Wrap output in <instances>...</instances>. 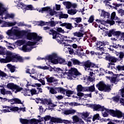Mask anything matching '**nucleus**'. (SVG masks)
I'll return each instance as SVG.
<instances>
[{
  "label": "nucleus",
  "mask_w": 124,
  "mask_h": 124,
  "mask_svg": "<svg viewBox=\"0 0 124 124\" xmlns=\"http://www.w3.org/2000/svg\"><path fill=\"white\" fill-rule=\"evenodd\" d=\"M86 92H90V93L95 92V88L94 87V84L89 87H86Z\"/></svg>",
  "instance_id": "473e14b6"
},
{
  "label": "nucleus",
  "mask_w": 124,
  "mask_h": 124,
  "mask_svg": "<svg viewBox=\"0 0 124 124\" xmlns=\"http://www.w3.org/2000/svg\"><path fill=\"white\" fill-rule=\"evenodd\" d=\"M27 38L29 40H33V42H28L27 45H24L21 48L23 52H30L31 51V47L33 45H38L37 42L41 39V37L37 36V34L34 33H29L27 36Z\"/></svg>",
  "instance_id": "f257e3e1"
},
{
  "label": "nucleus",
  "mask_w": 124,
  "mask_h": 124,
  "mask_svg": "<svg viewBox=\"0 0 124 124\" xmlns=\"http://www.w3.org/2000/svg\"><path fill=\"white\" fill-rule=\"evenodd\" d=\"M101 16L104 17V18H109L110 17V14L107 12H106L104 11V10H102Z\"/></svg>",
  "instance_id": "2f4dec72"
},
{
  "label": "nucleus",
  "mask_w": 124,
  "mask_h": 124,
  "mask_svg": "<svg viewBox=\"0 0 124 124\" xmlns=\"http://www.w3.org/2000/svg\"><path fill=\"white\" fill-rule=\"evenodd\" d=\"M68 14L70 15H75L77 13V10L71 9L67 10Z\"/></svg>",
  "instance_id": "c9c22d12"
},
{
  "label": "nucleus",
  "mask_w": 124,
  "mask_h": 124,
  "mask_svg": "<svg viewBox=\"0 0 124 124\" xmlns=\"http://www.w3.org/2000/svg\"><path fill=\"white\" fill-rule=\"evenodd\" d=\"M119 94L121 95L122 97H124V88H122L119 90Z\"/></svg>",
  "instance_id": "0e129e2a"
},
{
  "label": "nucleus",
  "mask_w": 124,
  "mask_h": 124,
  "mask_svg": "<svg viewBox=\"0 0 124 124\" xmlns=\"http://www.w3.org/2000/svg\"><path fill=\"white\" fill-rule=\"evenodd\" d=\"M2 108L4 109L1 110L2 113H9L11 111L15 112V110L16 109L15 107H11L7 106H2Z\"/></svg>",
  "instance_id": "9d476101"
},
{
  "label": "nucleus",
  "mask_w": 124,
  "mask_h": 124,
  "mask_svg": "<svg viewBox=\"0 0 124 124\" xmlns=\"http://www.w3.org/2000/svg\"><path fill=\"white\" fill-rule=\"evenodd\" d=\"M0 91V94L3 95H5V94H10L11 95H12V93H11V91H6L4 88L1 89Z\"/></svg>",
  "instance_id": "a878e982"
},
{
  "label": "nucleus",
  "mask_w": 124,
  "mask_h": 124,
  "mask_svg": "<svg viewBox=\"0 0 124 124\" xmlns=\"http://www.w3.org/2000/svg\"><path fill=\"white\" fill-rule=\"evenodd\" d=\"M92 107L94 111H101V112H103L104 110H106L104 106H102L100 105L94 104L92 105Z\"/></svg>",
  "instance_id": "ddd939ff"
},
{
  "label": "nucleus",
  "mask_w": 124,
  "mask_h": 124,
  "mask_svg": "<svg viewBox=\"0 0 124 124\" xmlns=\"http://www.w3.org/2000/svg\"><path fill=\"white\" fill-rule=\"evenodd\" d=\"M107 78H108V79H109L110 83H112L113 84H115V83H117V82H119V80L117 79V77H107Z\"/></svg>",
  "instance_id": "7c9ffc66"
},
{
  "label": "nucleus",
  "mask_w": 124,
  "mask_h": 124,
  "mask_svg": "<svg viewBox=\"0 0 124 124\" xmlns=\"http://www.w3.org/2000/svg\"><path fill=\"white\" fill-rule=\"evenodd\" d=\"M67 49L70 55L74 54V49L72 47H67Z\"/></svg>",
  "instance_id": "e2e57ef3"
},
{
  "label": "nucleus",
  "mask_w": 124,
  "mask_h": 124,
  "mask_svg": "<svg viewBox=\"0 0 124 124\" xmlns=\"http://www.w3.org/2000/svg\"><path fill=\"white\" fill-rule=\"evenodd\" d=\"M75 113H76V110L72 108L65 109L63 111V114L67 116L68 115H74Z\"/></svg>",
  "instance_id": "dca6fc26"
},
{
  "label": "nucleus",
  "mask_w": 124,
  "mask_h": 124,
  "mask_svg": "<svg viewBox=\"0 0 124 124\" xmlns=\"http://www.w3.org/2000/svg\"><path fill=\"white\" fill-rule=\"evenodd\" d=\"M110 17H111V20H118V16H116V12H113L111 13Z\"/></svg>",
  "instance_id": "09e8293b"
},
{
  "label": "nucleus",
  "mask_w": 124,
  "mask_h": 124,
  "mask_svg": "<svg viewBox=\"0 0 124 124\" xmlns=\"http://www.w3.org/2000/svg\"><path fill=\"white\" fill-rule=\"evenodd\" d=\"M16 109H15V112H18V113H20L21 111H23V112H26V108H19L17 107H15Z\"/></svg>",
  "instance_id": "4c0bfd02"
},
{
  "label": "nucleus",
  "mask_w": 124,
  "mask_h": 124,
  "mask_svg": "<svg viewBox=\"0 0 124 124\" xmlns=\"http://www.w3.org/2000/svg\"><path fill=\"white\" fill-rule=\"evenodd\" d=\"M116 56H119L120 61H123V59L124 58V52L123 51H120L118 54H116Z\"/></svg>",
  "instance_id": "79ce46f5"
},
{
  "label": "nucleus",
  "mask_w": 124,
  "mask_h": 124,
  "mask_svg": "<svg viewBox=\"0 0 124 124\" xmlns=\"http://www.w3.org/2000/svg\"><path fill=\"white\" fill-rule=\"evenodd\" d=\"M119 40L121 41H124V32H121V34H120V38Z\"/></svg>",
  "instance_id": "774afa93"
},
{
  "label": "nucleus",
  "mask_w": 124,
  "mask_h": 124,
  "mask_svg": "<svg viewBox=\"0 0 124 124\" xmlns=\"http://www.w3.org/2000/svg\"><path fill=\"white\" fill-rule=\"evenodd\" d=\"M15 15L13 14H7L4 17L5 19H9L11 18V19H13L14 18Z\"/></svg>",
  "instance_id": "de8ad7c7"
},
{
  "label": "nucleus",
  "mask_w": 124,
  "mask_h": 124,
  "mask_svg": "<svg viewBox=\"0 0 124 124\" xmlns=\"http://www.w3.org/2000/svg\"><path fill=\"white\" fill-rule=\"evenodd\" d=\"M64 36L62 35V34H60V33L58 32L57 31H55L54 34L52 35L53 39H56L57 41L59 43H62L63 41H64Z\"/></svg>",
  "instance_id": "423d86ee"
},
{
  "label": "nucleus",
  "mask_w": 124,
  "mask_h": 124,
  "mask_svg": "<svg viewBox=\"0 0 124 124\" xmlns=\"http://www.w3.org/2000/svg\"><path fill=\"white\" fill-rule=\"evenodd\" d=\"M106 45V43L105 42L103 41V42H98L97 44V46L98 47H100L101 46H105Z\"/></svg>",
  "instance_id": "603ef678"
},
{
  "label": "nucleus",
  "mask_w": 124,
  "mask_h": 124,
  "mask_svg": "<svg viewBox=\"0 0 124 124\" xmlns=\"http://www.w3.org/2000/svg\"><path fill=\"white\" fill-rule=\"evenodd\" d=\"M43 11L49 12V14L50 15H51V16H53L54 15V12L52 11L50 7H46L42 8V9L39 11V12H42V13H43Z\"/></svg>",
  "instance_id": "f3484780"
},
{
  "label": "nucleus",
  "mask_w": 124,
  "mask_h": 124,
  "mask_svg": "<svg viewBox=\"0 0 124 124\" xmlns=\"http://www.w3.org/2000/svg\"><path fill=\"white\" fill-rule=\"evenodd\" d=\"M93 21H94V16H91L89 17V19H88V23H93Z\"/></svg>",
  "instance_id": "052dcab7"
},
{
  "label": "nucleus",
  "mask_w": 124,
  "mask_h": 124,
  "mask_svg": "<svg viewBox=\"0 0 124 124\" xmlns=\"http://www.w3.org/2000/svg\"><path fill=\"white\" fill-rule=\"evenodd\" d=\"M60 26L62 27H65L67 29V30H71L72 29H73V26H72V24L71 23H62Z\"/></svg>",
  "instance_id": "aec40b11"
},
{
  "label": "nucleus",
  "mask_w": 124,
  "mask_h": 124,
  "mask_svg": "<svg viewBox=\"0 0 124 124\" xmlns=\"http://www.w3.org/2000/svg\"><path fill=\"white\" fill-rule=\"evenodd\" d=\"M63 75L67 76L68 80H72L73 78H76L79 75V72L77 69L71 68L68 70V72H64Z\"/></svg>",
  "instance_id": "7ed1b4c3"
},
{
  "label": "nucleus",
  "mask_w": 124,
  "mask_h": 124,
  "mask_svg": "<svg viewBox=\"0 0 124 124\" xmlns=\"http://www.w3.org/2000/svg\"><path fill=\"white\" fill-rule=\"evenodd\" d=\"M43 30L46 31V32L49 33V35H53V34H55V31H56L54 30L53 29H51V27L49 26L44 27Z\"/></svg>",
  "instance_id": "4468645a"
},
{
  "label": "nucleus",
  "mask_w": 124,
  "mask_h": 124,
  "mask_svg": "<svg viewBox=\"0 0 124 124\" xmlns=\"http://www.w3.org/2000/svg\"><path fill=\"white\" fill-rule=\"evenodd\" d=\"M18 46H21V45H24V44H25L26 41L25 40H18L17 42Z\"/></svg>",
  "instance_id": "4d7b16f0"
},
{
  "label": "nucleus",
  "mask_w": 124,
  "mask_h": 124,
  "mask_svg": "<svg viewBox=\"0 0 124 124\" xmlns=\"http://www.w3.org/2000/svg\"><path fill=\"white\" fill-rule=\"evenodd\" d=\"M60 63V64H66V62L64 59H62V58L59 57V58L57 59V63Z\"/></svg>",
  "instance_id": "e433bc0d"
},
{
  "label": "nucleus",
  "mask_w": 124,
  "mask_h": 124,
  "mask_svg": "<svg viewBox=\"0 0 124 124\" xmlns=\"http://www.w3.org/2000/svg\"><path fill=\"white\" fill-rule=\"evenodd\" d=\"M74 36H77V37H83L84 36V30H80L78 32H75L73 33Z\"/></svg>",
  "instance_id": "412c9836"
},
{
  "label": "nucleus",
  "mask_w": 124,
  "mask_h": 124,
  "mask_svg": "<svg viewBox=\"0 0 124 124\" xmlns=\"http://www.w3.org/2000/svg\"><path fill=\"white\" fill-rule=\"evenodd\" d=\"M63 5L65 6L67 9H70L71 8V2L70 1H64L62 2Z\"/></svg>",
  "instance_id": "f704fd0d"
},
{
  "label": "nucleus",
  "mask_w": 124,
  "mask_h": 124,
  "mask_svg": "<svg viewBox=\"0 0 124 124\" xmlns=\"http://www.w3.org/2000/svg\"><path fill=\"white\" fill-rule=\"evenodd\" d=\"M6 76H7V74L0 70V78L2 79V78H4V77H6Z\"/></svg>",
  "instance_id": "5fc2aeb1"
},
{
  "label": "nucleus",
  "mask_w": 124,
  "mask_h": 124,
  "mask_svg": "<svg viewBox=\"0 0 124 124\" xmlns=\"http://www.w3.org/2000/svg\"><path fill=\"white\" fill-rule=\"evenodd\" d=\"M71 19L74 20L75 22H76V24H79V23H81V22H82V18L80 17L76 18L72 17Z\"/></svg>",
  "instance_id": "37998d69"
},
{
  "label": "nucleus",
  "mask_w": 124,
  "mask_h": 124,
  "mask_svg": "<svg viewBox=\"0 0 124 124\" xmlns=\"http://www.w3.org/2000/svg\"><path fill=\"white\" fill-rule=\"evenodd\" d=\"M15 104H23L22 101L20 99L15 98Z\"/></svg>",
  "instance_id": "6e6d98bb"
},
{
  "label": "nucleus",
  "mask_w": 124,
  "mask_h": 124,
  "mask_svg": "<svg viewBox=\"0 0 124 124\" xmlns=\"http://www.w3.org/2000/svg\"><path fill=\"white\" fill-rule=\"evenodd\" d=\"M30 93L31 95H33L34 94H38V93H37V91L36 90L33 89L30 90Z\"/></svg>",
  "instance_id": "13d9d810"
},
{
  "label": "nucleus",
  "mask_w": 124,
  "mask_h": 124,
  "mask_svg": "<svg viewBox=\"0 0 124 124\" xmlns=\"http://www.w3.org/2000/svg\"><path fill=\"white\" fill-rule=\"evenodd\" d=\"M72 119L73 120V124H85L84 121H82L81 119H80L77 115L73 116Z\"/></svg>",
  "instance_id": "f8f14e48"
},
{
  "label": "nucleus",
  "mask_w": 124,
  "mask_h": 124,
  "mask_svg": "<svg viewBox=\"0 0 124 124\" xmlns=\"http://www.w3.org/2000/svg\"><path fill=\"white\" fill-rule=\"evenodd\" d=\"M7 88L9 90H16L17 91V92H20V91H22V90H23V88L19 87L13 83H8L7 85Z\"/></svg>",
  "instance_id": "1a4fd4ad"
},
{
  "label": "nucleus",
  "mask_w": 124,
  "mask_h": 124,
  "mask_svg": "<svg viewBox=\"0 0 124 124\" xmlns=\"http://www.w3.org/2000/svg\"><path fill=\"white\" fill-rule=\"evenodd\" d=\"M57 91H58V93H62L63 94H65V93L66 90L63 88L59 87L57 89Z\"/></svg>",
  "instance_id": "a19ab883"
},
{
  "label": "nucleus",
  "mask_w": 124,
  "mask_h": 124,
  "mask_svg": "<svg viewBox=\"0 0 124 124\" xmlns=\"http://www.w3.org/2000/svg\"><path fill=\"white\" fill-rule=\"evenodd\" d=\"M106 33L108 35V36H109V37H111V36H112V34L114 36L120 37V36L121 35L122 32H121L120 31H115L114 29H112L109 31H106Z\"/></svg>",
  "instance_id": "6e6552de"
},
{
  "label": "nucleus",
  "mask_w": 124,
  "mask_h": 124,
  "mask_svg": "<svg viewBox=\"0 0 124 124\" xmlns=\"http://www.w3.org/2000/svg\"><path fill=\"white\" fill-rule=\"evenodd\" d=\"M5 11H6V9L2 6V4L0 3V16L2 15Z\"/></svg>",
  "instance_id": "ea45409f"
},
{
  "label": "nucleus",
  "mask_w": 124,
  "mask_h": 124,
  "mask_svg": "<svg viewBox=\"0 0 124 124\" xmlns=\"http://www.w3.org/2000/svg\"><path fill=\"white\" fill-rule=\"evenodd\" d=\"M80 51H81V52H83V51H84V49H83L81 48H78L75 51V54L76 55H78V56H85V53H84V52H80Z\"/></svg>",
  "instance_id": "bb28decb"
},
{
  "label": "nucleus",
  "mask_w": 124,
  "mask_h": 124,
  "mask_svg": "<svg viewBox=\"0 0 124 124\" xmlns=\"http://www.w3.org/2000/svg\"><path fill=\"white\" fill-rule=\"evenodd\" d=\"M57 14L59 16V19H67L68 18V15L63 14L62 12H58Z\"/></svg>",
  "instance_id": "b1692460"
},
{
  "label": "nucleus",
  "mask_w": 124,
  "mask_h": 124,
  "mask_svg": "<svg viewBox=\"0 0 124 124\" xmlns=\"http://www.w3.org/2000/svg\"><path fill=\"white\" fill-rule=\"evenodd\" d=\"M118 13L119 14H120L121 15V16H124V10H123L122 9H120L118 11Z\"/></svg>",
  "instance_id": "338daca9"
},
{
  "label": "nucleus",
  "mask_w": 124,
  "mask_h": 124,
  "mask_svg": "<svg viewBox=\"0 0 124 124\" xmlns=\"http://www.w3.org/2000/svg\"><path fill=\"white\" fill-rule=\"evenodd\" d=\"M30 123L31 124H43L42 123H39L38 120L32 119L30 120Z\"/></svg>",
  "instance_id": "8fccbe9b"
},
{
  "label": "nucleus",
  "mask_w": 124,
  "mask_h": 124,
  "mask_svg": "<svg viewBox=\"0 0 124 124\" xmlns=\"http://www.w3.org/2000/svg\"><path fill=\"white\" fill-rule=\"evenodd\" d=\"M83 65L84 66L85 70H87L88 68L89 69L91 66H93V63L90 62V61H87L83 63Z\"/></svg>",
  "instance_id": "5701e85b"
},
{
  "label": "nucleus",
  "mask_w": 124,
  "mask_h": 124,
  "mask_svg": "<svg viewBox=\"0 0 124 124\" xmlns=\"http://www.w3.org/2000/svg\"><path fill=\"white\" fill-rule=\"evenodd\" d=\"M91 113L88 111L83 112L79 113V116L81 117L82 119H87Z\"/></svg>",
  "instance_id": "cd10ccee"
},
{
  "label": "nucleus",
  "mask_w": 124,
  "mask_h": 124,
  "mask_svg": "<svg viewBox=\"0 0 124 124\" xmlns=\"http://www.w3.org/2000/svg\"><path fill=\"white\" fill-rule=\"evenodd\" d=\"M71 62H73V64L74 65H83V63L80 62L79 60L75 59V58H73L71 59Z\"/></svg>",
  "instance_id": "393cba45"
},
{
  "label": "nucleus",
  "mask_w": 124,
  "mask_h": 124,
  "mask_svg": "<svg viewBox=\"0 0 124 124\" xmlns=\"http://www.w3.org/2000/svg\"><path fill=\"white\" fill-rule=\"evenodd\" d=\"M49 25H50V27H55L56 26V22L54 20L46 22V26H49Z\"/></svg>",
  "instance_id": "49530a36"
},
{
  "label": "nucleus",
  "mask_w": 124,
  "mask_h": 124,
  "mask_svg": "<svg viewBox=\"0 0 124 124\" xmlns=\"http://www.w3.org/2000/svg\"><path fill=\"white\" fill-rule=\"evenodd\" d=\"M114 102H119L120 101V96H116L112 98Z\"/></svg>",
  "instance_id": "680f3d73"
},
{
  "label": "nucleus",
  "mask_w": 124,
  "mask_h": 124,
  "mask_svg": "<svg viewBox=\"0 0 124 124\" xmlns=\"http://www.w3.org/2000/svg\"><path fill=\"white\" fill-rule=\"evenodd\" d=\"M6 66L12 73L15 72V70H16L15 66L12 65L11 64H7Z\"/></svg>",
  "instance_id": "c756f323"
},
{
  "label": "nucleus",
  "mask_w": 124,
  "mask_h": 124,
  "mask_svg": "<svg viewBox=\"0 0 124 124\" xmlns=\"http://www.w3.org/2000/svg\"><path fill=\"white\" fill-rule=\"evenodd\" d=\"M95 120H100V116H99V114L97 113L93 116V122H94Z\"/></svg>",
  "instance_id": "864d4df0"
},
{
  "label": "nucleus",
  "mask_w": 124,
  "mask_h": 124,
  "mask_svg": "<svg viewBox=\"0 0 124 124\" xmlns=\"http://www.w3.org/2000/svg\"><path fill=\"white\" fill-rule=\"evenodd\" d=\"M22 93L24 95L27 96L28 95L29 96H31V90L29 89H25L23 92Z\"/></svg>",
  "instance_id": "c03bdc74"
},
{
  "label": "nucleus",
  "mask_w": 124,
  "mask_h": 124,
  "mask_svg": "<svg viewBox=\"0 0 124 124\" xmlns=\"http://www.w3.org/2000/svg\"><path fill=\"white\" fill-rule=\"evenodd\" d=\"M96 86L99 91H105V92L111 91V86L105 84L103 81H100Z\"/></svg>",
  "instance_id": "20e7f679"
},
{
  "label": "nucleus",
  "mask_w": 124,
  "mask_h": 124,
  "mask_svg": "<svg viewBox=\"0 0 124 124\" xmlns=\"http://www.w3.org/2000/svg\"><path fill=\"white\" fill-rule=\"evenodd\" d=\"M77 92H86V87H83L82 85H78L77 87Z\"/></svg>",
  "instance_id": "c85d7f7f"
},
{
  "label": "nucleus",
  "mask_w": 124,
  "mask_h": 124,
  "mask_svg": "<svg viewBox=\"0 0 124 124\" xmlns=\"http://www.w3.org/2000/svg\"><path fill=\"white\" fill-rule=\"evenodd\" d=\"M59 56H58L57 54L53 53L51 55L48 56V61H50L52 63H57V61L58 60V59H59Z\"/></svg>",
  "instance_id": "9b49d317"
},
{
  "label": "nucleus",
  "mask_w": 124,
  "mask_h": 124,
  "mask_svg": "<svg viewBox=\"0 0 124 124\" xmlns=\"http://www.w3.org/2000/svg\"><path fill=\"white\" fill-rule=\"evenodd\" d=\"M108 112L112 117H115L118 119L123 118V112L120 110L116 109L114 110L113 109H110V110H108Z\"/></svg>",
  "instance_id": "39448f33"
},
{
  "label": "nucleus",
  "mask_w": 124,
  "mask_h": 124,
  "mask_svg": "<svg viewBox=\"0 0 124 124\" xmlns=\"http://www.w3.org/2000/svg\"><path fill=\"white\" fill-rule=\"evenodd\" d=\"M46 79L47 83H54V84H58V79H55L53 77H46Z\"/></svg>",
  "instance_id": "a211bd4d"
},
{
  "label": "nucleus",
  "mask_w": 124,
  "mask_h": 124,
  "mask_svg": "<svg viewBox=\"0 0 124 124\" xmlns=\"http://www.w3.org/2000/svg\"><path fill=\"white\" fill-rule=\"evenodd\" d=\"M50 121L53 123H57V124H71V121L67 120H62V118L52 117L50 118Z\"/></svg>",
  "instance_id": "0eeeda50"
},
{
  "label": "nucleus",
  "mask_w": 124,
  "mask_h": 124,
  "mask_svg": "<svg viewBox=\"0 0 124 124\" xmlns=\"http://www.w3.org/2000/svg\"><path fill=\"white\" fill-rule=\"evenodd\" d=\"M110 109H107L105 112H102L103 116L105 118L108 116V113H109Z\"/></svg>",
  "instance_id": "69168bd1"
},
{
  "label": "nucleus",
  "mask_w": 124,
  "mask_h": 124,
  "mask_svg": "<svg viewBox=\"0 0 124 124\" xmlns=\"http://www.w3.org/2000/svg\"><path fill=\"white\" fill-rule=\"evenodd\" d=\"M78 96H79V97H82V99H87L88 97H92V93L89 94H84L83 93L79 92L77 93Z\"/></svg>",
  "instance_id": "2eb2a0df"
},
{
  "label": "nucleus",
  "mask_w": 124,
  "mask_h": 124,
  "mask_svg": "<svg viewBox=\"0 0 124 124\" xmlns=\"http://www.w3.org/2000/svg\"><path fill=\"white\" fill-rule=\"evenodd\" d=\"M51 99H39V101H41V103L44 105H49L51 103Z\"/></svg>",
  "instance_id": "6ab92c4d"
},
{
  "label": "nucleus",
  "mask_w": 124,
  "mask_h": 124,
  "mask_svg": "<svg viewBox=\"0 0 124 124\" xmlns=\"http://www.w3.org/2000/svg\"><path fill=\"white\" fill-rule=\"evenodd\" d=\"M106 60L108 62H117L118 59L115 57L107 56L106 57Z\"/></svg>",
  "instance_id": "4be33fe9"
},
{
  "label": "nucleus",
  "mask_w": 124,
  "mask_h": 124,
  "mask_svg": "<svg viewBox=\"0 0 124 124\" xmlns=\"http://www.w3.org/2000/svg\"><path fill=\"white\" fill-rule=\"evenodd\" d=\"M116 70L118 71H124V65H118L116 66Z\"/></svg>",
  "instance_id": "3c124183"
},
{
  "label": "nucleus",
  "mask_w": 124,
  "mask_h": 124,
  "mask_svg": "<svg viewBox=\"0 0 124 124\" xmlns=\"http://www.w3.org/2000/svg\"><path fill=\"white\" fill-rule=\"evenodd\" d=\"M47 90H48L49 91V93H51L52 94H55L56 93H58V92L57 91V90L55 89H54L52 87H46Z\"/></svg>",
  "instance_id": "72a5a7b5"
},
{
  "label": "nucleus",
  "mask_w": 124,
  "mask_h": 124,
  "mask_svg": "<svg viewBox=\"0 0 124 124\" xmlns=\"http://www.w3.org/2000/svg\"><path fill=\"white\" fill-rule=\"evenodd\" d=\"M20 122L22 124H29L31 123V120L28 119H24L23 118H20L19 119Z\"/></svg>",
  "instance_id": "58836bf2"
},
{
  "label": "nucleus",
  "mask_w": 124,
  "mask_h": 124,
  "mask_svg": "<svg viewBox=\"0 0 124 124\" xmlns=\"http://www.w3.org/2000/svg\"><path fill=\"white\" fill-rule=\"evenodd\" d=\"M5 58H0V62L1 63H8L10 62H22L24 61V59L21 56H15L10 51H7L6 54Z\"/></svg>",
  "instance_id": "f03ea898"
},
{
  "label": "nucleus",
  "mask_w": 124,
  "mask_h": 124,
  "mask_svg": "<svg viewBox=\"0 0 124 124\" xmlns=\"http://www.w3.org/2000/svg\"><path fill=\"white\" fill-rule=\"evenodd\" d=\"M74 93V92L71 90H67L65 92V95L66 96H68V97H70V96H71V95L73 94Z\"/></svg>",
  "instance_id": "a18cd8bd"
},
{
  "label": "nucleus",
  "mask_w": 124,
  "mask_h": 124,
  "mask_svg": "<svg viewBox=\"0 0 124 124\" xmlns=\"http://www.w3.org/2000/svg\"><path fill=\"white\" fill-rule=\"evenodd\" d=\"M74 25L75 28H80V30H83V24L75 23Z\"/></svg>",
  "instance_id": "bf43d9fd"
}]
</instances>
